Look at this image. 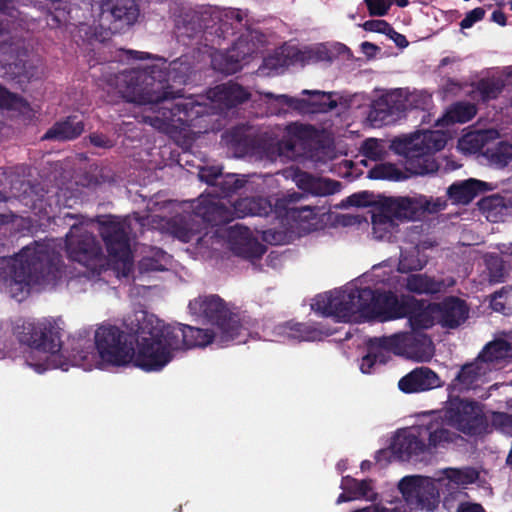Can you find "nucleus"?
Masks as SVG:
<instances>
[{
    "label": "nucleus",
    "mask_w": 512,
    "mask_h": 512,
    "mask_svg": "<svg viewBox=\"0 0 512 512\" xmlns=\"http://www.w3.org/2000/svg\"><path fill=\"white\" fill-rule=\"evenodd\" d=\"M444 423L468 437H483L492 432L482 403L460 397L449 398L443 417L433 415L420 424L397 431L391 451L378 450L376 462L387 459L390 453L401 461L429 462L438 446L454 441L455 433L445 428Z\"/></svg>",
    "instance_id": "1"
},
{
    "label": "nucleus",
    "mask_w": 512,
    "mask_h": 512,
    "mask_svg": "<svg viewBox=\"0 0 512 512\" xmlns=\"http://www.w3.org/2000/svg\"><path fill=\"white\" fill-rule=\"evenodd\" d=\"M463 322H409L410 332H399L390 336L370 338L371 347L393 352L418 362H427L434 356L432 337L424 333L438 324L444 334L460 327Z\"/></svg>",
    "instance_id": "8"
},
{
    "label": "nucleus",
    "mask_w": 512,
    "mask_h": 512,
    "mask_svg": "<svg viewBox=\"0 0 512 512\" xmlns=\"http://www.w3.org/2000/svg\"><path fill=\"white\" fill-rule=\"evenodd\" d=\"M369 352L362 357L360 363V370L364 374H371L374 372V367L379 364H385L386 359L382 352H373L374 349H380L379 347H371L370 340L368 341Z\"/></svg>",
    "instance_id": "51"
},
{
    "label": "nucleus",
    "mask_w": 512,
    "mask_h": 512,
    "mask_svg": "<svg viewBox=\"0 0 512 512\" xmlns=\"http://www.w3.org/2000/svg\"><path fill=\"white\" fill-rule=\"evenodd\" d=\"M499 137V133L494 128L477 129L467 133L460 140V146L464 150L477 152L481 150L489 141Z\"/></svg>",
    "instance_id": "35"
},
{
    "label": "nucleus",
    "mask_w": 512,
    "mask_h": 512,
    "mask_svg": "<svg viewBox=\"0 0 512 512\" xmlns=\"http://www.w3.org/2000/svg\"><path fill=\"white\" fill-rule=\"evenodd\" d=\"M398 489L403 499L391 501L390 507L375 504L377 512L434 511L439 505V489L429 477L405 476L400 480Z\"/></svg>",
    "instance_id": "10"
},
{
    "label": "nucleus",
    "mask_w": 512,
    "mask_h": 512,
    "mask_svg": "<svg viewBox=\"0 0 512 512\" xmlns=\"http://www.w3.org/2000/svg\"><path fill=\"white\" fill-rule=\"evenodd\" d=\"M161 69L163 68L164 84L169 87L168 90L176 91L169 95V99L183 97V90L178 86L184 85L192 71L191 63L188 57H180L174 61L167 63L165 60L157 63Z\"/></svg>",
    "instance_id": "20"
},
{
    "label": "nucleus",
    "mask_w": 512,
    "mask_h": 512,
    "mask_svg": "<svg viewBox=\"0 0 512 512\" xmlns=\"http://www.w3.org/2000/svg\"><path fill=\"white\" fill-rule=\"evenodd\" d=\"M440 386L438 374L426 366L413 369L398 382L399 389L406 394L429 391Z\"/></svg>",
    "instance_id": "19"
},
{
    "label": "nucleus",
    "mask_w": 512,
    "mask_h": 512,
    "mask_svg": "<svg viewBox=\"0 0 512 512\" xmlns=\"http://www.w3.org/2000/svg\"><path fill=\"white\" fill-rule=\"evenodd\" d=\"M66 251L72 261L86 267H90L102 256L101 247L95 236L82 222L71 225L66 235Z\"/></svg>",
    "instance_id": "13"
},
{
    "label": "nucleus",
    "mask_w": 512,
    "mask_h": 512,
    "mask_svg": "<svg viewBox=\"0 0 512 512\" xmlns=\"http://www.w3.org/2000/svg\"><path fill=\"white\" fill-rule=\"evenodd\" d=\"M304 195L302 193H288L275 200L274 208L278 213H285L287 217L299 221L308 222L316 217V207L311 205L295 206Z\"/></svg>",
    "instance_id": "24"
},
{
    "label": "nucleus",
    "mask_w": 512,
    "mask_h": 512,
    "mask_svg": "<svg viewBox=\"0 0 512 512\" xmlns=\"http://www.w3.org/2000/svg\"><path fill=\"white\" fill-rule=\"evenodd\" d=\"M445 206L444 200H433L422 195L384 198L372 216L373 235L379 240L389 238L399 222L418 220L426 212L435 213Z\"/></svg>",
    "instance_id": "6"
},
{
    "label": "nucleus",
    "mask_w": 512,
    "mask_h": 512,
    "mask_svg": "<svg viewBox=\"0 0 512 512\" xmlns=\"http://www.w3.org/2000/svg\"><path fill=\"white\" fill-rule=\"evenodd\" d=\"M266 251L264 245H262L256 238L249 235L248 239L243 243L242 246L235 247V254L244 258H260Z\"/></svg>",
    "instance_id": "48"
},
{
    "label": "nucleus",
    "mask_w": 512,
    "mask_h": 512,
    "mask_svg": "<svg viewBox=\"0 0 512 512\" xmlns=\"http://www.w3.org/2000/svg\"><path fill=\"white\" fill-rule=\"evenodd\" d=\"M145 218L137 213L132 216L120 218L108 216L99 221V233L106 245L110 256L123 262L127 267L130 260V241L135 236L134 225L144 226Z\"/></svg>",
    "instance_id": "11"
},
{
    "label": "nucleus",
    "mask_w": 512,
    "mask_h": 512,
    "mask_svg": "<svg viewBox=\"0 0 512 512\" xmlns=\"http://www.w3.org/2000/svg\"><path fill=\"white\" fill-rule=\"evenodd\" d=\"M21 346L56 355L63 347L64 330L58 322H21L12 328Z\"/></svg>",
    "instance_id": "12"
},
{
    "label": "nucleus",
    "mask_w": 512,
    "mask_h": 512,
    "mask_svg": "<svg viewBox=\"0 0 512 512\" xmlns=\"http://www.w3.org/2000/svg\"><path fill=\"white\" fill-rule=\"evenodd\" d=\"M91 346L89 345V340L85 338H79L75 345L71 348V356L77 362H82L84 364L89 360Z\"/></svg>",
    "instance_id": "53"
},
{
    "label": "nucleus",
    "mask_w": 512,
    "mask_h": 512,
    "mask_svg": "<svg viewBox=\"0 0 512 512\" xmlns=\"http://www.w3.org/2000/svg\"><path fill=\"white\" fill-rule=\"evenodd\" d=\"M483 364L492 370L497 369L505 359L512 356V345L503 339H495L487 343L478 354Z\"/></svg>",
    "instance_id": "30"
},
{
    "label": "nucleus",
    "mask_w": 512,
    "mask_h": 512,
    "mask_svg": "<svg viewBox=\"0 0 512 512\" xmlns=\"http://www.w3.org/2000/svg\"><path fill=\"white\" fill-rule=\"evenodd\" d=\"M489 270V279L491 282H501L504 278V266L502 260L499 258H491L487 262Z\"/></svg>",
    "instance_id": "56"
},
{
    "label": "nucleus",
    "mask_w": 512,
    "mask_h": 512,
    "mask_svg": "<svg viewBox=\"0 0 512 512\" xmlns=\"http://www.w3.org/2000/svg\"><path fill=\"white\" fill-rule=\"evenodd\" d=\"M94 348L103 364L125 367L133 364L145 372H156L154 322H110L94 333Z\"/></svg>",
    "instance_id": "2"
},
{
    "label": "nucleus",
    "mask_w": 512,
    "mask_h": 512,
    "mask_svg": "<svg viewBox=\"0 0 512 512\" xmlns=\"http://www.w3.org/2000/svg\"><path fill=\"white\" fill-rule=\"evenodd\" d=\"M362 26L366 31L371 32L386 34L387 31H391V25L384 20H368Z\"/></svg>",
    "instance_id": "59"
},
{
    "label": "nucleus",
    "mask_w": 512,
    "mask_h": 512,
    "mask_svg": "<svg viewBox=\"0 0 512 512\" xmlns=\"http://www.w3.org/2000/svg\"><path fill=\"white\" fill-rule=\"evenodd\" d=\"M163 72V68L155 64L143 69L124 70L109 76L107 84L128 102L153 106L177 93L167 90L169 87L164 84Z\"/></svg>",
    "instance_id": "5"
},
{
    "label": "nucleus",
    "mask_w": 512,
    "mask_h": 512,
    "mask_svg": "<svg viewBox=\"0 0 512 512\" xmlns=\"http://www.w3.org/2000/svg\"><path fill=\"white\" fill-rule=\"evenodd\" d=\"M370 16H385L394 0H364Z\"/></svg>",
    "instance_id": "54"
},
{
    "label": "nucleus",
    "mask_w": 512,
    "mask_h": 512,
    "mask_svg": "<svg viewBox=\"0 0 512 512\" xmlns=\"http://www.w3.org/2000/svg\"><path fill=\"white\" fill-rule=\"evenodd\" d=\"M250 234L251 231L246 227L240 225L231 227L228 232V242L231 250L235 253V247L242 246Z\"/></svg>",
    "instance_id": "52"
},
{
    "label": "nucleus",
    "mask_w": 512,
    "mask_h": 512,
    "mask_svg": "<svg viewBox=\"0 0 512 512\" xmlns=\"http://www.w3.org/2000/svg\"><path fill=\"white\" fill-rule=\"evenodd\" d=\"M490 373L487 364H483L479 356L472 362L464 364L452 381L454 388L470 390L483 382Z\"/></svg>",
    "instance_id": "25"
},
{
    "label": "nucleus",
    "mask_w": 512,
    "mask_h": 512,
    "mask_svg": "<svg viewBox=\"0 0 512 512\" xmlns=\"http://www.w3.org/2000/svg\"><path fill=\"white\" fill-rule=\"evenodd\" d=\"M347 203L350 206H366L369 203V200L367 199L366 193H359V194H353L350 197L347 198Z\"/></svg>",
    "instance_id": "63"
},
{
    "label": "nucleus",
    "mask_w": 512,
    "mask_h": 512,
    "mask_svg": "<svg viewBox=\"0 0 512 512\" xmlns=\"http://www.w3.org/2000/svg\"><path fill=\"white\" fill-rule=\"evenodd\" d=\"M479 473L474 468L457 469L451 468L447 471V478L457 485H468L474 483Z\"/></svg>",
    "instance_id": "49"
},
{
    "label": "nucleus",
    "mask_w": 512,
    "mask_h": 512,
    "mask_svg": "<svg viewBox=\"0 0 512 512\" xmlns=\"http://www.w3.org/2000/svg\"><path fill=\"white\" fill-rule=\"evenodd\" d=\"M488 184L486 182L468 179L453 183L447 189V195L455 204H469L478 193L486 190Z\"/></svg>",
    "instance_id": "28"
},
{
    "label": "nucleus",
    "mask_w": 512,
    "mask_h": 512,
    "mask_svg": "<svg viewBox=\"0 0 512 512\" xmlns=\"http://www.w3.org/2000/svg\"><path fill=\"white\" fill-rule=\"evenodd\" d=\"M139 16L134 0H105L102 4V19L110 21L115 31L133 25Z\"/></svg>",
    "instance_id": "18"
},
{
    "label": "nucleus",
    "mask_w": 512,
    "mask_h": 512,
    "mask_svg": "<svg viewBox=\"0 0 512 512\" xmlns=\"http://www.w3.org/2000/svg\"><path fill=\"white\" fill-rule=\"evenodd\" d=\"M456 512H485V509L479 503L463 502L459 504Z\"/></svg>",
    "instance_id": "64"
},
{
    "label": "nucleus",
    "mask_w": 512,
    "mask_h": 512,
    "mask_svg": "<svg viewBox=\"0 0 512 512\" xmlns=\"http://www.w3.org/2000/svg\"><path fill=\"white\" fill-rule=\"evenodd\" d=\"M256 49L257 46L251 34L241 36L224 55L214 58V68L225 74L236 73L248 62V58L255 53Z\"/></svg>",
    "instance_id": "17"
},
{
    "label": "nucleus",
    "mask_w": 512,
    "mask_h": 512,
    "mask_svg": "<svg viewBox=\"0 0 512 512\" xmlns=\"http://www.w3.org/2000/svg\"><path fill=\"white\" fill-rule=\"evenodd\" d=\"M504 86L505 82L502 78L487 77L476 83L473 93H475V97H478L480 100L489 101L496 99L502 92Z\"/></svg>",
    "instance_id": "37"
},
{
    "label": "nucleus",
    "mask_w": 512,
    "mask_h": 512,
    "mask_svg": "<svg viewBox=\"0 0 512 512\" xmlns=\"http://www.w3.org/2000/svg\"><path fill=\"white\" fill-rule=\"evenodd\" d=\"M220 175L221 169L217 167L204 168L199 172V177L202 181L215 186L219 180Z\"/></svg>",
    "instance_id": "60"
},
{
    "label": "nucleus",
    "mask_w": 512,
    "mask_h": 512,
    "mask_svg": "<svg viewBox=\"0 0 512 512\" xmlns=\"http://www.w3.org/2000/svg\"><path fill=\"white\" fill-rule=\"evenodd\" d=\"M298 139L287 137L282 140L271 141L264 147L267 158L275 160L277 157H290L295 152Z\"/></svg>",
    "instance_id": "41"
},
{
    "label": "nucleus",
    "mask_w": 512,
    "mask_h": 512,
    "mask_svg": "<svg viewBox=\"0 0 512 512\" xmlns=\"http://www.w3.org/2000/svg\"><path fill=\"white\" fill-rule=\"evenodd\" d=\"M372 481L370 479L358 480L351 476L342 478L341 488L349 492L355 499L366 498L372 500V495H376L372 491Z\"/></svg>",
    "instance_id": "38"
},
{
    "label": "nucleus",
    "mask_w": 512,
    "mask_h": 512,
    "mask_svg": "<svg viewBox=\"0 0 512 512\" xmlns=\"http://www.w3.org/2000/svg\"><path fill=\"white\" fill-rule=\"evenodd\" d=\"M84 130V124L77 117H68L66 120L54 124L43 136V139L58 141L71 140L78 137Z\"/></svg>",
    "instance_id": "32"
},
{
    "label": "nucleus",
    "mask_w": 512,
    "mask_h": 512,
    "mask_svg": "<svg viewBox=\"0 0 512 512\" xmlns=\"http://www.w3.org/2000/svg\"><path fill=\"white\" fill-rule=\"evenodd\" d=\"M401 95L406 112L411 109H425L431 101L430 95L423 91H410L401 88Z\"/></svg>",
    "instance_id": "43"
},
{
    "label": "nucleus",
    "mask_w": 512,
    "mask_h": 512,
    "mask_svg": "<svg viewBox=\"0 0 512 512\" xmlns=\"http://www.w3.org/2000/svg\"><path fill=\"white\" fill-rule=\"evenodd\" d=\"M482 155L491 166L504 168L512 162V144L499 142L492 147H488Z\"/></svg>",
    "instance_id": "36"
},
{
    "label": "nucleus",
    "mask_w": 512,
    "mask_h": 512,
    "mask_svg": "<svg viewBox=\"0 0 512 512\" xmlns=\"http://www.w3.org/2000/svg\"><path fill=\"white\" fill-rule=\"evenodd\" d=\"M406 114L401 88L381 95L372 104L369 119L377 125L396 122Z\"/></svg>",
    "instance_id": "16"
},
{
    "label": "nucleus",
    "mask_w": 512,
    "mask_h": 512,
    "mask_svg": "<svg viewBox=\"0 0 512 512\" xmlns=\"http://www.w3.org/2000/svg\"><path fill=\"white\" fill-rule=\"evenodd\" d=\"M512 291V287H503L500 290L494 292L491 295L490 306L494 311L502 312L504 316H509L508 313L504 312L506 302L501 301L502 298H506L509 292Z\"/></svg>",
    "instance_id": "55"
},
{
    "label": "nucleus",
    "mask_w": 512,
    "mask_h": 512,
    "mask_svg": "<svg viewBox=\"0 0 512 512\" xmlns=\"http://www.w3.org/2000/svg\"><path fill=\"white\" fill-rule=\"evenodd\" d=\"M200 106V104L193 102L191 99L185 100L184 102L176 103L171 108H162V117L147 116L144 118V121L158 130L167 131L172 125L174 117H178V120L182 122L187 121L189 117L194 115V108ZM200 113L201 111L197 110L195 115L197 116Z\"/></svg>",
    "instance_id": "23"
},
{
    "label": "nucleus",
    "mask_w": 512,
    "mask_h": 512,
    "mask_svg": "<svg viewBox=\"0 0 512 512\" xmlns=\"http://www.w3.org/2000/svg\"><path fill=\"white\" fill-rule=\"evenodd\" d=\"M246 182L247 180L244 178V176L240 177L236 174H227L223 176L221 174L216 186L220 187L223 196H227L230 193L236 192L244 187Z\"/></svg>",
    "instance_id": "50"
},
{
    "label": "nucleus",
    "mask_w": 512,
    "mask_h": 512,
    "mask_svg": "<svg viewBox=\"0 0 512 512\" xmlns=\"http://www.w3.org/2000/svg\"><path fill=\"white\" fill-rule=\"evenodd\" d=\"M266 251L264 245H262L256 238L249 235L248 239L243 243L242 246L235 247V254L244 258H260Z\"/></svg>",
    "instance_id": "47"
},
{
    "label": "nucleus",
    "mask_w": 512,
    "mask_h": 512,
    "mask_svg": "<svg viewBox=\"0 0 512 512\" xmlns=\"http://www.w3.org/2000/svg\"><path fill=\"white\" fill-rule=\"evenodd\" d=\"M492 425L496 428H507L512 426V415L505 412H494Z\"/></svg>",
    "instance_id": "61"
},
{
    "label": "nucleus",
    "mask_w": 512,
    "mask_h": 512,
    "mask_svg": "<svg viewBox=\"0 0 512 512\" xmlns=\"http://www.w3.org/2000/svg\"><path fill=\"white\" fill-rule=\"evenodd\" d=\"M167 231L182 242L196 239L197 244L204 241L201 221L193 213H184L170 218L166 223Z\"/></svg>",
    "instance_id": "21"
},
{
    "label": "nucleus",
    "mask_w": 512,
    "mask_h": 512,
    "mask_svg": "<svg viewBox=\"0 0 512 512\" xmlns=\"http://www.w3.org/2000/svg\"><path fill=\"white\" fill-rule=\"evenodd\" d=\"M90 142L99 148H111L113 142L103 134L93 133L89 136Z\"/></svg>",
    "instance_id": "62"
},
{
    "label": "nucleus",
    "mask_w": 512,
    "mask_h": 512,
    "mask_svg": "<svg viewBox=\"0 0 512 512\" xmlns=\"http://www.w3.org/2000/svg\"><path fill=\"white\" fill-rule=\"evenodd\" d=\"M484 15L485 10L481 7H477L469 11L460 23L461 28L465 29L472 27L474 23L482 20Z\"/></svg>",
    "instance_id": "57"
},
{
    "label": "nucleus",
    "mask_w": 512,
    "mask_h": 512,
    "mask_svg": "<svg viewBox=\"0 0 512 512\" xmlns=\"http://www.w3.org/2000/svg\"><path fill=\"white\" fill-rule=\"evenodd\" d=\"M10 190H5L7 201L11 198H16L27 207H34L36 201L40 199L38 190L29 182H26L19 177L13 176L10 179Z\"/></svg>",
    "instance_id": "33"
},
{
    "label": "nucleus",
    "mask_w": 512,
    "mask_h": 512,
    "mask_svg": "<svg viewBox=\"0 0 512 512\" xmlns=\"http://www.w3.org/2000/svg\"><path fill=\"white\" fill-rule=\"evenodd\" d=\"M193 214L201 221L202 230L205 228L204 223L219 225L232 220L231 209L226 203L212 197L201 198Z\"/></svg>",
    "instance_id": "22"
},
{
    "label": "nucleus",
    "mask_w": 512,
    "mask_h": 512,
    "mask_svg": "<svg viewBox=\"0 0 512 512\" xmlns=\"http://www.w3.org/2000/svg\"><path fill=\"white\" fill-rule=\"evenodd\" d=\"M406 288L414 293H439L441 284H436V280L423 274H413L407 277Z\"/></svg>",
    "instance_id": "40"
},
{
    "label": "nucleus",
    "mask_w": 512,
    "mask_h": 512,
    "mask_svg": "<svg viewBox=\"0 0 512 512\" xmlns=\"http://www.w3.org/2000/svg\"><path fill=\"white\" fill-rule=\"evenodd\" d=\"M294 181L300 189L314 195L333 194L340 185L338 182L316 178L311 174L302 171L295 173Z\"/></svg>",
    "instance_id": "31"
},
{
    "label": "nucleus",
    "mask_w": 512,
    "mask_h": 512,
    "mask_svg": "<svg viewBox=\"0 0 512 512\" xmlns=\"http://www.w3.org/2000/svg\"><path fill=\"white\" fill-rule=\"evenodd\" d=\"M303 95L308 98H294L288 95H274L273 93H265L267 98H275L278 102L287 105L293 110L302 113H326L335 109L338 105L335 92H324L320 90H303Z\"/></svg>",
    "instance_id": "14"
},
{
    "label": "nucleus",
    "mask_w": 512,
    "mask_h": 512,
    "mask_svg": "<svg viewBox=\"0 0 512 512\" xmlns=\"http://www.w3.org/2000/svg\"><path fill=\"white\" fill-rule=\"evenodd\" d=\"M394 168L390 164H379L369 171V177L373 179H384L392 177Z\"/></svg>",
    "instance_id": "58"
},
{
    "label": "nucleus",
    "mask_w": 512,
    "mask_h": 512,
    "mask_svg": "<svg viewBox=\"0 0 512 512\" xmlns=\"http://www.w3.org/2000/svg\"><path fill=\"white\" fill-rule=\"evenodd\" d=\"M61 256L48 243L26 246L13 259L0 258V282L18 301L29 294L32 284L54 280Z\"/></svg>",
    "instance_id": "4"
},
{
    "label": "nucleus",
    "mask_w": 512,
    "mask_h": 512,
    "mask_svg": "<svg viewBox=\"0 0 512 512\" xmlns=\"http://www.w3.org/2000/svg\"><path fill=\"white\" fill-rule=\"evenodd\" d=\"M298 52L294 48H286L277 51L274 55H271L264 59V67L269 70H278L286 67L291 63V58L297 56Z\"/></svg>",
    "instance_id": "44"
},
{
    "label": "nucleus",
    "mask_w": 512,
    "mask_h": 512,
    "mask_svg": "<svg viewBox=\"0 0 512 512\" xmlns=\"http://www.w3.org/2000/svg\"><path fill=\"white\" fill-rule=\"evenodd\" d=\"M443 313V320H466L468 318V307L464 300L457 297H448L439 304Z\"/></svg>",
    "instance_id": "39"
},
{
    "label": "nucleus",
    "mask_w": 512,
    "mask_h": 512,
    "mask_svg": "<svg viewBox=\"0 0 512 512\" xmlns=\"http://www.w3.org/2000/svg\"><path fill=\"white\" fill-rule=\"evenodd\" d=\"M215 338L214 330L202 329L182 322H154L155 353L152 357L156 372L175 357V352L205 347Z\"/></svg>",
    "instance_id": "7"
},
{
    "label": "nucleus",
    "mask_w": 512,
    "mask_h": 512,
    "mask_svg": "<svg viewBox=\"0 0 512 512\" xmlns=\"http://www.w3.org/2000/svg\"><path fill=\"white\" fill-rule=\"evenodd\" d=\"M312 322H284L278 326L279 330L288 333V336L299 341L321 340L323 336L333 335L336 331L327 329L322 331L312 325ZM321 324V322H314Z\"/></svg>",
    "instance_id": "27"
},
{
    "label": "nucleus",
    "mask_w": 512,
    "mask_h": 512,
    "mask_svg": "<svg viewBox=\"0 0 512 512\" xmlns=\"http://www.w3.org/2000/svg\"><path fill=\"white\" fill-rule=\"evenodd\" d=\"M250 93L241 85L228 82L216 86L208 92V98L219 106L231 108L247 101Z\"/></svg>",
    "instance_id": "26"
},
{
    "label": "nucleus",
    "mask_w": 512,
    "mask_h": 512,
    "mask_svg": "<svg viewBox=\"0 0 512 512\" xmlns=\"http://www.w3.org/2000/svg\"><path fill=\"white\" fill-rule=\"evenodd\" d=\"M215 327V337L219 338L221 343L230 341L242 342V322H213Z\"/></svg>",
    "instance_id": "42"
},
{
    "label": "nucleus",
    "mask_w": 512,
    "mask_h": 512,
    "mask_svg": "<svg viewBox=\"0 0 512 512\" xmlns=\"http://www.w3.org/2000/svg\"><path fill=\"white\" fill-rule=\"evenodd\" d=\"M190 314L205 320H232L239 318V309L224 302L218 295L199 296L189 303Z\"/></svg>",
    "instance_id": "15"
},
{
    "label": "nucleus",
    "mask_w": 512,
    "mask_h": 512,
    "mask_svg": "<svg viewBox=\"0 0 512 512\" xmlns=\"http://www.w3.org/2000/svg\"><path fill=\"white\" fill-rule=\"evenodd\" d=\"M362 154L370 160L380 161L387 155L384 141L375 138L365 140L361 146Z\"/></svg>",
    "instance_id": "46"
},
{
    "label": "nucleus",
    "mask_w": 512,
    "mask_h": 512,
    "mask_svg": "<svg viewBox=\"0 0 512 512\" xmlns=\"http://www.w3.org/2000/svg\"><path fill=\"white\" fill-rule=\"evenodd\" d=\"M232 212V219L243 218L249 215L266 216L272 210V204L265 198H243L231 203L228 207Z\"/></svg>",
    "instance_id": "29"
},
{
    "label": "nucleus",
    "mask_w": 512,
    "mask_h": 512,
    "mask_svg": "<svg viewBox=\"0 0 512 512\" xmlns=\"http://www.w3.org/2000/svg\"><path fill=\"white\" fill-rule=\"evenodd\" d=\"M476 114V107L471 103H456L447 113L446 118L449 122L464 123L472 119Z\"/></svg>",
    "instance_id": "45"
},
{
    "label": "nucleus",
    "mask_w": 512,
    "mask_h": 512,
    "mask_svg": "<svg viewBox=\"0 0 512 512\" xmlns=\"http://www.w3.org/2000/svg\"><path fill=\"white\" fill-rule=\"evenodd\" d=\"M447 143L446 135L439 131H418L393 140L396 153L406 158L407 169L419 175L431 174L438 166L431 154L442 150Z\"/></svg>",
    "instance_id": "9"
},
{
    "label": "nucleus",
    "mask_w": 512,
    "mask_h": 512,
    "mask_svg": "<svg viewBox=\"0 0 512 512\" xmlns=\"http://www.w3.org/2000/svg\"><path fill=\"white\" fill-rule=\"evenodd\" d=\"M319 317L348 318L349 320H383L407 317L409 305L391 292L377 293L366 287L318 295L311 304Z\"/></svg>",
    "instance_id": "3"
},
{
    "label": "nucleus",
    "mask_w": 512,
    "mask_h": 512,
    "mask_svg": "<svg viewBox=\"0 0 512 512\" xmlns=\"http://www.w3.org/2000/svg\"><path fill=\"white\" fill-rule=\"evenodd\" d=\"M478 206L488 221L498 222L512 207V202L496 194L481 199Z\"/></svg>",
    "instance_id": "34"
}]
</instances>
